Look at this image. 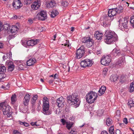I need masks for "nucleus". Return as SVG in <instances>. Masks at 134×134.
I'll list each match as a JSON object with an SVG mask.
<instances>
[{
    "label": "nucleus",
    "mask_w": 134,
    "mask_h": 134,
    "mask_svg": "<svg viewBox=\"0 0 134 134\" xmlns=\"http://www.w3.org/2000/svg\"><path fill=\"white\" fill-rule=\"evenodd\" d=\"M118 40V37L114 32L106 31L104 41L108 44H111Z\"/></svg>",
    "instance_id": "f257e3e1"
},
{
    "label": "nucleus",
    "mask_w": 134,
    "mask_h": 134,
    "mask_svg": "<svg viewBox=\"0 0 134 134\" xmlns=\"http://www.w3.org/2000/svg\"><path fill=\"white\" fill-rule=\"evenodd\" d=\"M49 99L46 97L43 98V113L44 115H48L52 113V112L49 110V104L48 102Z\"/></svg>",
    "instance_id": "f03ea898"
},
{
    "label": "nucleus",
    "mask_w": 134,
    "mask_h": 134,
    "mask_svg": "<svg viewBox=\"0 0 134 134\" xmlns=\"http://www.w3.org/2000/svg\"><path fill=\"white\" fill-rule=\"evenodd\" d=\"M97 97V93L92 91L90 92L86 96V102L88 103L92 104L96 100Z\"/></svg>",
    "instance_id": "7ed1b4c3"
},
{
    "label": "nucleus",
    "mask_w": 134,
    "mask_h": 134,
    "mask_svg": "<svg viewBox=\"0 0 134 134\" xmlns=\"http://www.w3.org/2000/svg\"><path fill=\"white\" fill-rule=\"evenodd\" d=\"M79 97L77 93H74L72 95L68 96L67 99L69 102L72 103V104L77 103L79 101Z\"/></svg>",
    "instance_id": "20e7f679"
},
{
    "label": "nucleus",
    "mask_w": 134,
    "mask_h": 134,
    "mask_svg": "<svg viewBox=\"0 0 134 134\" xmlns=\"http://www.w3.org/2000/svg\"><path fill=\"white\" fill-rule=\"evenodd\" d=\"M122 56H125V54L122 53L120 49L117 47H115L112 51L110 54L111 57L115 58L117 56H119L120 55Z\"/></svg>",
    "instance_id": "39448f33"
},
{
    "label": "nucleus",
    "mask_w": 134,
    "mask_h": 134,
    "mask_svg": "<svg viewBox=\"0 0 134 134\" xmlns=\"http://www.w3.org/2000/svg\"><path fill=\"white\" fill-rule=\"evenodd\" d=\"M93 62L91 60L86 59L82 60L80 63L81 66L83 68H86L91 66L93 64Z\"/></svg>",
    "instance_id": "423d86ee"
},
{
    "label": "nucleus",
    "mask_w": 134,
    "mask_h": 134,
    "mask_svg": "<svg viewBox=\"0 0 134 134\" xmlns=\"http://www.w3.org/2000/svg\"><path fill=\"white\" fill-rule=\"evenodd\" d=\"M93 40L90 37H86L83 38L82 41V42L85 44L87 47L89 48L92 46L93 43Z\"/></svg>",
    "instance_id": "0eeeda50"
},
{
    "label": "nucleus",
    "mask_w": 134,
    "mask_h": 134,
    "mask_svg": "<svg viewBox=\"0 0 134 134\" xmlns=\"http://www.w3.org/2000/svg\"><path fill=\"white\" fill-rule=\"evenodd\" d=\"M36 18L42 21L45 20L47 18L46 12L44 10L41 11L37 15Z\"/></svg>",
    "instance_id": "6e6552de"
},
{
    "label": "nucleus",
    "mask_w": 134,
    "mask_h": 134,
    "mask_svg": "<svg viewBox=\"0 0 134 134\" xmlns=\"http://www.w3.org/2000/svg\"><path fill=\"white\" fill-rule=\"evenodd\" d=\"M85 49V47L82 46L77 50L76 54L77 58L80 59L84 55Z\"/></svg>",
    "instance_id": "1a4fd4ad"
},
{
    "label": "nucleus",
    "mask_w": 134,
    "mask_h": 134,
    "mask_svg": "<svg viewBox=\"0 0 134 134\" xmlns=\"http://www.w3.org/2000/svg\"><path fill=\"white\" fill-rule=\"evenodd\" d=\"M111 61V59L108 55L103 56L101 60V63L105 66L108 65Z\"/></svg>",
    "instance_id": "9d476101"
},
{
    "label": "nucleus",
    "mask_w": 134,
    "mask_h": 134,
    "mask_svg": "<svg viewBox=\"0 0 134 134\" xmlns=\"http://www.w3.org/2000/svg\"><path fill=\"white\" fill-rule=\"evenodd\" d=\"M128 21L127 19L125 18H124L123 20L120 19L119 21V27L121 29H127Z\"/></svg>",
    "instance_id": "9b49d317"
},
{
    "label": "nucleus",
    "mask_w": 134,
    "mask_h": 134,
    "mask_svg": "<svg viewBox=\"0 0 134 134\" xmlns=\"http://www.w3.org/2000/svg\"><path fill=\"white\" fill-rule=\"evenodd\" d=\"M10 109V107L7 105L5 102L0 103V109L2 111L3 114L4 112H5L7 111H9V109Z\"/></svg>",
    "instance_id": "f8f14e48"
},
{
    "label": "nucleus",
    "mask_w": 134,
    "mask_h": 134,
    "mask_svg": "<svg viewBox=\"0 0 134 134\" xmlns=\"http://www.w3.org/2000/svg\"><path fill=\"white\" fill-rule=\"evenodd\" d=\"M12 5L15 9H18L21 7L23 4L20 0H14L12 3Z\"/></svg>",
    "instance_id": "ddd939ff"
},
{
    "label": "nucleus",
    "mask_w": 134,
    "mask_h": 134,
    "mask_svg": "<svg viewBox=\"0 0 134 134\" xmlns=\"http://www.w3.org/2000/svg\"><path fill=\"white\" fill-rule=\"evenodd\" d=\"M6 64H7L8 67V71L10 72L12 71L15 68V66L13 62L10 60H7L6 62Z\"/></svg>",
    "instance_id": "4468645a"
},
{
    "label": "nucleus",
    "mask_w": 134,
    "mask_h": 134,
    "mask_svg": "<svg viewBox=\"0 0 134 134\" xmlns=\"http://www.w3.org/2000/svg\"><path fill=\"white\" fill-rule=\"evenodd\" d=\"M64 100L63 97H61L57 99L56 104L58 107H62L64 105Z\"/></svg>",
    "instance_id": "2eb2a0df"
},
{
    "label": "nucleus",
    "mask_w": 134,
    "mask_h": 134,
    "mask_svg": "<svg viewBox=\"0 0 134 134\" xmlns=\"http://www.w3.org/2000/svg\"><path fill=\"white\" fill-rule=\"evenodd\" d=\"M41 5V2L40 1H37L34 2L31 5V8L33 10L37 9Z\"/></svg>",
    "instance_id": "dca6fc26"
},
{
    "label": "nucleus",
    "mask_w": 134,
    "mask_h": 134,
    "mask_svg": "<svg viewBox=\"0 0 134 134\" xmlns=\"http://www.w3.org/2000/svg\"><path fill=\"white\" fill-rule=\"evenodd\" d=\"M124 56H122L119 58L118 61L116 63V65L117 66H120L124 65V63L125 62V58Z\"/></svg>",
    "instance_id": "f3484780"
},
{
    "label": "nucleus",
    "mask_w": 134,
    "mask_h": 134,
    "mask_svg": "<svg viewBox=\"0 0 134 134\" xmlns=\"http://www.w3.org/2000/svg\"><path fill=\"white\" fill-rule=\"evenodd\" d=\"M30 99V95L27 94H26L23 101V104L25 106H27L28 105Z\"/></svg>",
    "instance_id": "a211bd4d"
},
{
    "label": "nucleus",
    "mask_w": 134,
    "mask_h": 134,
    "mask_svg": "<svg viewBox=\"0 0 134 134\" xmlns=\"http://www.w3.org/2000/svg\"><path fill=\"white\" fill-rule=\"evenodd\" d=\"M38 42V40L32 39L27 41V45L29 46H33L36 44Z\"/></svg>",
    "instance_id": "6ab92c4d"
},
{
    "label": "nucleus",
    "mask_w": 134,
    "mask_h": 134,
    "mask_svg": "<svg viewBox=\"0 0 134 134\" xmlns=\"http://www.w3.org/2000/svg\"><path fill=\"white\" fill-rule=\"evenodd\" d=\"M115 9V8H114L109 10L108 14L109 16L111 17L115 15L116 12Z\"/></svg>",
    "instance_id": "aec40b11"
},
{
    "label": "nucleus",
    "mask_w": 134,
    "mask_h": 134,
    "mask_svg": "<svg viewBox=\"0 0 134 134\" xmlns=\"http://www.w3.org/2000/svg\"><path fill=\"white\" fill-rule=\"evenodd\" d=\"M18 29L16 26H13L10 28V30L9 31H10L12 33V35H14L16 34L17 32Z\"/></svg>",
    "instance_id": "412c9836"
},
{
    "label": "nucleus",
    "mask_w": 134,
    "mask_h": 134,
    "mask_svg": "<svg viewBox=\"0 0 134 134\" xmlns=\"http://www.w3.org/2000/svg\"><path fill=\"white\" fill-rule=\"evenodd\" d=\"M47 3V6L49 8L53 7L55 5V3L54 0H49Z\"/></svg>",
    "instance_id": "4be33fe9"
},
{
    "label": "nucleus",
    "mask_w": 134,
    "mask_h": 134,
    "mask_svg": "<svg viewBox=\"0 0 134 134\" xmlns=\"http://www.w3.org/2000/svg\"><path fill=\"white\" fill-rule=\"evenodd\" d=\"M36 60L34 58H31L27 61V64L28 66H31L36 62Z\"/></svg>",
    "instance_id": "5701e85b"
},
{
    "label": "nucleus",
    "mask_w": 134,
    "mask_h": 134,
    "mask_svg": "<svg viewBox=\"0 0 134 134\" xmlns=\"http://www.w3.org/2000/svg\"><path fill=\"white\" fill-rule=\"evenodd\" d=\"M106 90V88L105 86H102L98 91V95L99 96L102 95L105 92Z\"/></svg>",
    "instance_id": "b1692460"
},
{
    "label": "nucleus",
    "mask_w": 134,
    "mask_h": 134,
    "mask_svg": "<svg viewBox=\"0 0 134 134\" xmlns=\"http://www.w3.org/2000/svg\"><path fill=\"white\" fill-rule=\"evenodd\" d=\"M94 35L97 39L101 40L103 35L102 33L100 32L99 31H97L96 32Z\"/></svg>",
    "instance_id": "393cba45"
},
{
    "label": "nucleus",
    "mask_w": 134,
    "mask_h": 134,
    "mask_svg": "<svg viewBox=\"0 0 134 134\" xmlns=\"http://www.w3.org/2000/svg\"><path fill=\"white\" fill-rule=\"evenodd\" d=\"M118 77L117 75H113L110 76V79L112 81L115 82L118 79Z\"/></svg>",
    "instance_id": "a878e982"
},
{
    "label": "nucleus",
    "mask_w": 134,
    "mask_h": 134,
    "mask_svg": "<svg viewBox=\"0 0 134 134\" xmlns=\"http://www.w3.org/2000/svg\"><path fill=\"white\" fill-rule=\"evenodd\" d=\"M38 96L37 95H34L32 98L31 100V103L32 105H34L36 103V101L37 99Z\"/></svg>",
    "instance_id": "bb28decb"
},
{
    "label": "nucleus",
    "mask_w": 134,
    "mask_h": 134,
    "mask_svg": "<svg viewBox=\"0 0 134 134\" xmlns=\"http://www.w3.org/2000/svg\"><path fill=\"white\" fill-rule=\"evenodd\" d=\"M116 13H120L122 12L123 11V8L121 6L119 5L118 7L115 8Z\"/></svg>",
    "instance_id": "cd10ccee"
},
{
    "label": "nucleus",
    "mask_w": 134,
    "mask_h": 134,
    "mask_svg": "<svg viewBox=\"0 0 134 134\" xmlns=\"http://www.w3.org/2000/svg\"><path fill=\"white\" fill-rule=\"evenodd\" d=\"M106 122L107 125L108 126H109L112 125L113 123V121L111 119L109 118H107L106 119Z\"/></svg>",
    "instance_id": "c85d7f7f"
},
{
    "label": "nucleus",
    "mask_w": 134,
    "mask_h": 134,
    "mask_svg": "<svg viewBox=\"0 0 134 134\" xmlns=\"http://www.w3.org/2000/svg\"><path fill=\"white\" fill-rule=\"evenodd\" d=\"M110 25V21L109 20L104 21L103 22V26L105 27H108Z\"/></svg>",
    "instance_id": "c756f323"
},
{
    "label": "nucleus",
    "mask_w": 134,
    "mask_h": 134,
    "mask_svg": "<svg viewBox=\"0 0 134 134\" xmlns=\"http://www.w3.org/2000/svg\"><path fill=\"white\" fill-rule=\"evenodd\" d=\"M3 30H7L8 31H9L10 30V27L7 23L5 24L4 25L3 24Z\"/></svg>",
    "instance_id": "7c9ffc66"
},
{
    "label": "nucleus",
    "mask_w": 134,
    "mask_h": 134,
    "mask_svg": "<svg viewBox=\"0 0 134 134\" xmlns=\"http://www.w3.org/2000/svg\"><path fill=\"white\" fill-rule=\"evenodd\" d=\"M58 14V11L55 10H52L51 12V16L52 18H53L55 16Z\"/></svg>",
    "instance_id": "2f4dec72"
},
{
    "label": "nucleus",
    "mask_w": 134,
    "mask_h": 134,
    "mask_svg": "<svg viewBox=\"0 0 134 134\" xmlns=\"http://www.w3.org/2000/svg\"><path fill=\"white\" fill-rule=\"evenodd\" d=\"M6 68L3 64L0 65V73H3L5 72Z\"/></svg>",
    "instance_id": "473e14b6"
},
{
    "label": "nucleus",
    "mask_w": 134,
    "mask_h": 134,
    "mask_svg": "<svg viewBox=\"0 0 134 134\" xmlns=\"http://www.w3.org/2000/svg\"><path fill=\"white\" fill-rule=\"evenodd\" d=\"M16 94H14L12 95L11 97L12 103V104H14L16 100Z\"/></svg>",
    "instance_id": "72a5a7b5"
},
{
    "label": "nucleus",
    "mask_w": 134,
    "mask_h": 134,
    "mask_svg": "<svg viewBox=\"0 0 134 134\" xmlns=\"http://www.w3.org/2000/svg\"><path fill=\"white\" fill-rule=\"evenodd\" d=\"M10 109H9V111H7L5 112H4L3 114L5 115H7L8 117H10L11 116L12 114V113L10 111Z\"/></svg>",
    "instance_id": "f704fd0d"
},
{
    "label": "nucleus",
    "mask_w": 134,
    "mask_h": 134,
    "mask_svg": "<svg viewBox=\"0 0 134 134\" xmlns=\"http://www.w3.org/2000/svg\"><path fill=\"white\" fill-rule=\"evenodd\" d=\"M129 89V91L130 92L134 91V83L132 82L131 83Z\"/></svg>",
    "instance_id": "c9c22d12"
},
{
    "label": "nucleus",
    "mask_w": 134,
    "mask_h": 134,
    "mask_svg": "<svg viewBox=\"0 0 134 134\" xmlns=\"http://www.w3.org/2000/svg\"><path fill=\"white\" fill-rule=\"evenodd\" d=\"M113 126H111L109 129V132L110 134H114Z\"/></svg>",
    "instance_id": "e433bc0d"
},
{
    "label": "nucleus",
    "mask_w": 134,
    "mask_h": 134,
    "mask_svg": "<svg viewBox=\"0 0 134 134\" xmlns=\"http://www.w3.org/2000/svg\"><path fill=\"white\" fill-rule=\"evenodd\" d=\"M127 105H129V107L131 108L132 107L134 106V103L132 100H129L127 103Z\"/></svg>",
    "instance_id": "4c0bfd02"
},
{
    "label": "nucleus",
    "mask_w": 134,
    "mask_h": 134,
    "mask_svg": "<svg viewBox=\"0 0 134 134\" xmlns=\"http://www.w3.org/2000/svg\"><path fill=\"white\" fill-rule=\"evenodd\" d=\"M69 3L66 1L64 0H63L61 3V5L64 7H66L68 5Z\"/></svg>",
    "instance_id": "58836bf2"
},
{
    "label": "nucleus",
    "mask_w": 134,
    "mask_h": 134,
    "mask_svg": "<svg viewBox=\"0 0 134 134\" xmlns=\"http://www.w3.org/2000/svg\"><path fill=\"white\" fill-rule=\"evenodd\" d=\"M19 122L20 124L21 125L24 126H25L27 127L29 125V124L28 123H27L26 122H21L20 121H19Z\"/></svg>",
    "instance_id": "ea45409f"
},
{
    "label": "nucleus",
    "mask_w": 134,
    "mask_h": 134,
    "mask_svg": "<svg viewBox=\"0 0 134 134\" xmlns=\"http://www.w3.org/2000/svg\"><path fill=\"white\" fill-rule=\"evenodd\" d=\"M27 41L25 39H22L21 40V43L22 45L25 47H26L27 45Z\"/></svg>",
    "instance_id": "a19ab883"
},
{
    "label": "nucleus",
    "mask_w": 134,
    "mask_h": 134,
    "mask_svg": "<svg viewBox=\"0 0 134 134\" xmlns=\"http://www.w3.org/2000/svg\"><path fill=\"white\" fill-rule=\"evenodd\" d=\"M32 0H24V3L25 4L27 5L31 3Z\"/></svg>",
    "instance_id": "79ce46f5"
},
{
    "label": "nucleus",
    "mask_w": 134,
    "mask_h": 134,
    "mask_svg": "<svg viewBox=\"0 0 134 134\" xmlns=\"http://www.w3.org/2000/svg\"><path fill=\"white\" fill-rule=\"evenodd\" d=\"M108 69L106 68H104L102 74L104 76V77L106 76L107 73V71H108Z\"/></svg>",
    "instance_id": "37998d69"
},
{
    "label": "nucleus",
    "mask_w": 134,
    "mask_h": 134,
    "mask_svg": "<svg viewBox=\"0 0 134 134\" xmlns=\"http://www.w3.org/2000/svg\"><path fill=\"white\" fill-rule=\"evenodd\" d=\"M130 23L131 26L134 28V16H133L131 18Z\"/></svg>",
    "instance_id": "c03bdc74"
},
{
    "label": "nucleus",
    "mask_w": 134,
    "mask_h": 134,
    "mask_svg": "<svg viewBox=\"0 0 134 134\" xmlns=\"http://www.w3.org/2000/svg\"><path fill=\"white\" fill-rule=\"evenodd\" d=\"M0 73V81H1V80L5 77V75L4 74L1 73Z\"/></svg>",
    "instance_id": "a18cd8bd"
},
{
    "label": "nucleus",
    "mask_w": 134,
    "mask_h": 134,
    "mask_svg": "<svg viewBox=\"0 0 134 134\" xmlns=\"http://www.w3.org/2000/svg\"><path fill=\"white\" fill-rule=\"evenodd\" d=\"M72 124L67 123L66 124V127L69 130L70 129L71 127L72 126Z\"/></svg>",
    "instance_id": "49530a36"
},
{
    "label": "nucleus",
    "mask_w": 134,
    "mask_h": 134,
    "mask_svg": "<svg viewBox=\"0 0 134 134\" xmlns=\"http://www.w3.org/2000/svg\"><path fill=\"white\" fill-rule=\"evenodd\" d=\"M60 121L62 122L63 125H64L66 123V121L64 119L62 118L60 119Z\"/></svg>",
    "instance_id": "de8ad7c7"
},
{
    "label": "nucleus",
    "mask_w": 134,
    "mask_h": 134,
    "mask_svg": "<svg viewBox=\"0 0 134 134\" xmlns=\"http://www.w3.org/2000/svg\"><path fill=\"white\" fill-rule=\"evenodd\" d=\"M103 110H98V114L99 115H101L103 113Z\"/></svg>",
    "instance_id": "09e8293b"
},
{
    "label": "nucleus",
    "mask_w": 134,
    "mask_h": 134,
    "mask_svg": "<svg viewBox=\"0 0 134 134\" xmlns=\"http://www.w3.org/2000/svg\"><path fill=\"white\" fill-rule=\"evenodd\" d=\"M33 23V21L30 18L29 19L28 21V23L29 24H31Z\"/></svg>",
    "instance_id": "8fccbe9b"
},
{
    "label": "nucleus",
    "mask_w": 134,
    "mask_h": 134,
    "mask_svg": "<svg viewBox=\"0 0 134 134\" xmlns=\"http://www.w3.org/2000/svg\"><path fill=\"white\" fill-rule=\"evenodd\" d=\"M3 24L1 21H0V32L2 30H3Z\"/></svg>",
    "instance_id": "3c124183"
},
{
    "label": "nucleus",
    "mask_w": 134,
    "mask_h": 134,
    "mask_svg": "<svg viewBox=\"0 0 134 134\" xmlns=\"http://www.w3.org/2000/svg\"><path fill=\"white\" fill-rule=\"evenodd\" d=\"M70 133L71 134H76L77 132L76 131L71 130L70 132Z\"/></svg>",
    "instance_id": "603ef678"
},
{
    "label": "nucleus",
    "mask_w": 134,
    "mask_h": 134,
    "mask_svg": "<svg viewBox=\"0 0 134 134\" xmlns=\"http://www.w3.org/2000/svg\"><path fill=\"white\" fill-rule=\"evenodd\" d=\"M14 134H21V133L16 130L13 131Z\"/></svg>",
    "instance_id": "864d4df0"
},
{
    "label": "nucleus",
    "mask_w": 134,
    "mask_h": 134,
    "mask_svg": "<svg viewBox=\"0 0 134 134\" xmlns=\"http://www.w3.org/2000/svg\"><path fill=\"white\" fill-rule=\"evenodd\" d=\"M115 134H121L120 131L118 130H116V131Z\"/></svg>",
    "instance_id": "5fc2aeb1"
},
{
    "label": "nucleus",
    "mask_w": 134,
    "mask_h": 134,
    "mask_svg": "<svg viewBox=\"0 0 134 134\" xmlns=\"http://www.w3.org/2000/svg\"><path fill=\"white\" fill-rule=\"evenodd\" d=\"M123 122L126 124H127L128 123L127 119L126 118H124L123 120Z\"/></svg>",
    "instance_id": "6e6d98bb"
},
{
    "label": "nucleus",
    "mask_w": 134,
    "mask_h": 134,
    "mask_svg": "<svg viewBox=\"0 0 134 134\" xmlns=\"http://www.w3.org/2000/svg\"><path fill=\"white\" fill-rule=\"evenodd\" d=\"M66 43H65L64 44V46H66V45H68L67 46L69 47V45L68 44H69V41L68 40H66Z\"/></svg>",
    "instance_id": "4d7b16f0"
},
{
    "label": "nucleus",
    "mask_w": 134,
    "mask_h": 134,
    "mask_svg": "<svg viewBox=\"0 0 134 134\" xmlns=\"http://www.w3.org/2000/svg\"><path fill=\"white\" fill-rule=\"evenodd\" d=\"M100 134H108V132L105 131H102L100 133Z\"/></svg>",
    "instance_id": "13d9d810"
},
{
    "label": "nucleus",
    "mask_w": 134,
    "mask_h": 134,
    "mask_svg": "<svg viewBox=\"0 0 134 134\" xmlns=\"http://www.w3.org/2000/svg\"><path fill=\"white\" fill-rule=\"evenodd\" d=\"M8 54L9 55V58L10 59L12 57V53H11V52L10 51L9 52Z\"/></svg>",
    "instance_id": "bf43d9fd"
},
{
    "label": "nucleus",
    "mask_w": 134,
    "mask_h": 134,
    "mask_svg": "<svg viewBox=\"0 0 134 134\" xmlns=\"http://www.w3.org/2000/svg\"><path fill=\"white\" fill-rule=\"evenodd\" d=\"M8 57L7 56H5V55H4L3 57V60L4 61L7 58H8Z\"/></svg>",
    "instance_id": "052dcab7"
},
{
    "label": "nucleus",
    "mask_w": 134,
    "mask_h": 134,
    "mask_svg": "<svg viewBox=\"0 0 134 134\" xmlns=\"http://www.w3.org/2000/svg\"><path fill=\"white\" fill-rule=\"evenodd\" d=\"M56 37V34L54 35L52 37V39L54 41L55 40V39Z\"/></svg>",
    "instance_id": "680f3d73"
},
{
    "label": "nucleus",
    "mask_w": 134,
    "mask_h": 134,
    "mask_svg": "<svg viewBox=\"0 0 134 134\" xmlns=\"http://www.w3.org/2000/svg\"><path fill=\"white\" fill-rule=\"evenodd\" d=\"M37 123V122H32L31 123V125L32 126H35V125H36V123Z\"/></svg>",
    "instance_id": "e2e57ef3"
},
{
    "label": "nucleus",
    "mask_w": 134,
    "mask_h": 134,
    "mask_svg": "<svg viewBox=\"0 0 134 134\" xmlns=\"http://www.w3.org/2000/svg\"><path fill=\"white\" fill-rule=\"evenodd\" d=\"M119 126L121 127H124V123H120Z\"/></svg>",
    "instance_id": "0e129e2a"
},
{
    "label": "nucleus",
    "mask_w": 134,
    "mask_h": 134,
    "mask_svg": "<svg viewBox=\"0 0 134 134\" xmlns=\"http://www.w3.org/2000/svg\"><path fill=\"white\" fill-rule=\"evenodd\" d=\"M3 48V44L2 43H0V48Z\"/></svg>",
    "instance_id": "69168bd1"
},
{
    "label": "nucleus",
    "mask_w": 134,
    "mask_h": 134,
    "mask_svg": "<svg viewBox=\"0 0 134 134\" xmlns=\"http://www.w3.org/2000/svg\"><path fill=\"white\" fill-rule=\"evenodd\" d=\"M53 80H50L48 81V82L49 83H51L53 82Z\"/></svg>",
    "instance_id": "338daca9"
},
{
    "label": "nucleus",
    "mask_w": 134,
    "mask_h": 134,
    "mask_svg": "<svg viewBox=\"0 0 134 134\" xmlns=\"http://www.w3.org/2000/svg\"><path fill=\"white\" fill-rule=\"evenodd\" d=\"M57 75V74H55L53 76V77H54V79H55L56 78V76Z\"/></svg>",
    "instance_id": "774afa93"
}]
</instances>
